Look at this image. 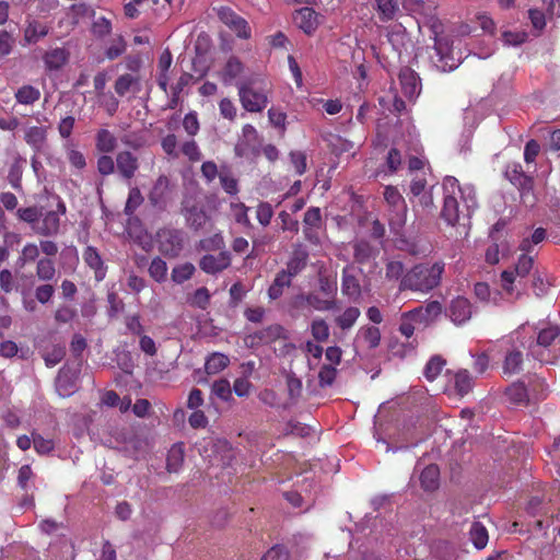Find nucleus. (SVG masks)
<instances>
[{"instance_id":"a19ab883","label":"nucleus","mask_w":560,"mask_h":560,"mask_svg":"<svg viewBox=\"0 0 560 560\" xmlns=\"http://www.w3.org/2000/svg\"><path fill=\"white\" fill-rule=\"evenodd\" d=\"M361 312L358 307H347L341 315L335 318V323L340 329L348 330L355 324Z\"/></svg>"},{"instance_id":"1a4fd4ad","label":"nucleus","mask_w":560,"mask_h":560,"mask_svg":"<svg viewBox=\"0 0 560 560\" xmlns=\"http://www.w3.org/2000/svg\"><path fill=\"white\" fill-rule=\"evenodd\" d=\"M170 186H171L170 178L164 174L160 175L155 179V182L148 195L149 202L154 209H158L160 211H163L166 209L167 203L171 198V187Z\"/></svg>"},{"instance_id":"393cba45","label":"nucleus","mask_w":560,"mask_h":560,"mask_svg":"<svg viewBox=\"0 0 560 560\" xmlns=\"http://www.w3.org/2000/svg\"><path fill=\"white\" fill-rule=\"evenodd\" d=\"M514 186L520 191L522 203L526 207L533 208L537 202V196L534 191V178L528 175L518 180Z\"/></svg>"},{"instance_id":"6e6552de","label":"nucleus","mask_w":560,"mask_h":560,"mask_svg":"<svg viewBox=\"0 0 560 560\" xmlns=\"http://www.w3.org/2000/svg\"><path fill=\"white\" fill-rule=\"evenodd\" d=\"M287 339V330L280 324H272L253 334H249L245 341L250 347L270 345L277 340Z\"/></svg>"},{"instance_id":"cd10ccee","label":"nucleus","mask_w":560,"mask_h":560,"mask_svg":"<svg viewBox=\"0 0 560 560\" xmlns=\"http://www.w3.org/2000/svg\"><path fill=\"white\" fill-rule=\"evenodd\" d=\"M25 142L35 151H39L47 140V128L42 126H32L25 130Z\"/></svg>"},{"instance_id":"f704fd0d","label":"nucleus","mask_w":560,"mask_h":560,"mask_svg":"<svg viewBox=\"0 0 560 560\" xmlns=\"http://www.w3.org/2000/svg\"><path fill=\"white\" fill-rule=\"evenodd\" d=\"M307 306L319 312L334 311L337 308L336 299H322L317 293H306Z\"/></svg>"},{"instance_id":"f3484780","label":"nucleus","mask_w":560,"mask_h":560,"mask_svg":"<svg viewBox=\"0 0 560 560\" xmlns=\"http://www.w3.org/2000/svg\"><path fill=\"white\" fill-rule=\"evenodd\" d=\"M293 21L299 28L310 35L318 26V14L314 9L304 7L294 12Z\"/></svg>"},{"instance_id":"09e8293b","label":"nucleus","mask_w":560,"mask_h":560,"mask_svg":"<svg viewBox=\"0 0 560 560\" xmlns=\"http://www.w3.org/2000/svg\"><path fill=\"white\" fill-rule=\"evenodd\" d=\"M149 275L159 283L165 281L167 276L166 262L161 257L153 258L149 266Z\"/></svg>"},{"instance_id":"603ef678","label":"nucleus","mask_w":560,"mask_h":560,"mask_svg":"<svg viewBox=\"0 0 560 560\" xmlns=\"http://www.w3.org/2000/svg\"><path fill=\"white\" fill-rule=\"evenodd\" d=\"M66 355V349L63 346L55 345L51 349L47 350L43 354L46 366L52 368L57 365Z\"/></svg>"},{"instance_id":"e2e57ef3","label":"nucleus","mask_w":560,"mask_h":560,"mask_svg":"<svg viewBox=\"0 0 560 560\" xmlns=\"http://www.w3.org/2000/svg\"><path fill=\"white\" fill-rule=\"evenodd\" d=\"M278 219L280 221V229L285 232L289 231L291 233L296 234L300 230V224L296 219H293L289 212L280 211L278 214Z\"/></svg>"},{"instance_id":"4468645a","label":"nucleus","mask_w":560,"mask_h":560,"mask_svg":"<svg viewBox=\"0 0 560 560\" xmlns=\"http://www.w3.org/2000/svg\"><path fill=\"white\" fill-rule=\"evenodd\" d=\"M443 311V306L439 301H431L425 305H420L405 313L406 318H410L419 324H427L434 320Z\"/></svg>"},{"instance_id":"4d7b16f0","label":"nucleus","mask_w":560,"mask_h":560,"mask_svg":"<svg viewBox=\"0 0 560 560\" xmlns=\"http://www.w3.org/2000/svg\"><path fill=\"white\" fill-rule=\"evenodd\" d=\"M363 340L368 343L369 348L375 349L381 343V330L376 326H366L360 330Z\"/></svg>"},{"instance_id":"9d476101","label":"nucleus","mask_w":560,"mask_h":560,"mask_svg":"<svg viewBox=\"0 0 560 560\" xmlns=\"http://www.w3.org/2000/svg\"><path fill=\"white\" fill-rule=\"evenodd\" d=\"M139 167V159L131 151L122 150L116 154V171L121 179L130 182L138 173Z\"/></svg>"},{"instance_id":"a18cd8bd","label":"nucleus","mask_w":560,"mask_h":560,"mask_svg":"<svg viewBox=\"0 0 560 560\" xmlns=\"http://www.w3.org/2000/svg\"><path fill=\"white\" fill-rule=\"evenodd\" d=\"M196 271L195 266L191 262H184L180 265L175 266L172 269L171 278L172 281L182 284L185 281L189 280Z\"/></svg>"},{"instance_id":"79ce46f5","label":"nucleus","mask_w":560,"mask_h":560,"mask_svg":"<svg viewBox=\"0 0 560 560\" xmlns=\"http://www.w3.org/2000/svg\"><path fill=\"white\" fill-rule=\"evenodd\" d=\"M445 364L446 361L441 355L435 354L431 357L424 366V377L430 382L434 381L441 374Z\"/></svg>"},{"instance_id":"a211bd4d","label":"nucleus","mask_w":560,"mask_h":560,"mask_svg":"<svg viewBox=\"0 0 560 560\" xmlns=\"http://www.w3.org/2000/svg\"><path fill=\"white\" fill-rule=\"evenodd\" d=\"M83 260L94 271V278L97 282L104 280L107 267L94 246L85 247L83 252Z\"/></svg>"},{"instance_id":"423d86ee","label":"nucleus","mask_w":560,"mask_h":560,"mask_svg":"<svg viewBox=\"0 0 560 560\" xmlns=\"http://www.w3.org/2000/svg\"><path fill=\"white\" fill-rule=\"evenodd\" d=\"M386 202L393 208L394 214L389 218V225L397 231L406 223L407 206L399 190L394 186H387L384 190Z\"/></svg>"},{"instance_id":"2f4dec72","label":"nucleus","mask_w":560,"mask_h":560,"mask_svg":"<svg viewBox=\"0 0 560 560\" xmlns=\"http://www.w3.org/2000/svg\"><path fill=\"white\" fill-rule=\"evenodd\" d=\"M440 470L436 465L427 466L420 475L421 487L425 491H433L439 487Z\"/></svg>"},{"instance_id":"c9c22d12","label":"nucleus","mask_w":560,"mask_h":560,"mask_svg":"<svg viewBox=\"0 0 560 560\" xmlns=\"http://www.w3.org/2000/svg\"><path fill=\"white\" fill-rule=\"evenodd\" d=\"M230 363L228 355L219 352L210 354L205 363V370L208 374H217L223 371Z\"/></svg>"},{"instance_id":"f257e3e1","label":"nucleus","mask_w":560,"mask_h":560,"mask_svg":"<svg viewBox=\"0 0 560 560\" xmlns=\"http://www.w3.org/2000/svg\"><path fill=\"white\" fill-rule=\"evenodd\" d=\"M406 10L415 14L419 27L425 26L431 32L434 42V66L441 72L452 71L457 68L456 59L452 55L453 40L444 35V25L436 14V4L428 0H406Z\"/></svg>"},{"instance_id":"7ed1b4c3","label":"nucleus","mask_w":560,"mask_h":560,"mask_svg":"<svg viewBox=\"0 0 560 560\" xmlns=\"http://www.w3.org/2000/svg\"><path fill=\"white\" fill-rule=\"evenodd\" d=\"M444 202L441 215L450 225L459 220V202L462 199L467 209L476 206V194L471 187L463 188L457 178L446 176L443 180Z\"/></svg>"},{"instance_id":"49530a36","label":"nucleus","mask_w":560,"mask_h":560,"mask_svg":"<svg viewBox=\"0 0 560 560\" xmlns=\"http://www.w3.org/2000/svg\"><path fill=\"white\" fill-rule=\"evenodd\" d=\"M143 196L139 187L135 186L129 189L128 198L125 205L124 212L126 215H132L137 209L143 203Z\"/></svg>"},{"instance_id":"338daca9","label":"nucleus","mask_w":560,"mask_h":560,"mask_svg":"<svg viewBox=\"0 0 560 560\" xmlns=\"http://www.w3.org/2000/svg\"><path fill=\"white\" fill-rule=\"evenodd\" d=\"M39 256V248L34 243H27L22 248L21 255L18 261L23 266L26 262L35 261Z\"/></svg>"},{"instance_id":"bf43d9fd","label":"nucleus","mask_w":560,"mask_h":560,"mask_svg":"<svg viewBox=\"0 0 560 560\" xmlns=\"http://www.w3.org/2000/svg\"><path fill=\"white\" fill-rule=\"evenodd\" d=\"M323 218L318 207H311L306 210L303 218V226L322 229Z\"/></svg>"},{"instance_id":"c85d7f7f","label":"nucleus","mask_w":560,"mask_h":560,"mask_svg":"<svg viewBox=\"0 0 560 560\" xmlns=\"http://www.w3.org/2000/svg\"><path fill=\"white\" fill-rule=\"evenodd\" d=\"M185 458L184 443H176L168 450L166 469L168 472H178Z\"/></svg>"},{"instance_id":"2eb2a0df","label":"nucleus","mask_w":560,"mask_h":560,"mask_svg":"<svg viewBox=\"0 0 560 560\" xmlns=\"http://www.w3.org/2000/svg\"><path fill=\"white\" fill-rule=\"evenodd\" d=\"M560 335V327L558 325H548L545 328H541L537 335L536 341L530 340L527 348L532 355L537 358L540 362H547V360L540 358L536 352L537 347H549L556 338Z\"/></svg>"},{"instance_id":"9b49d317","label":"nucleus","mask_w":560,"mask_h":560,"mask_svg":"<svg viewBox=\"0 0 560 560\" xmlns=\"http://www.w3.org/2000/svg\"><path fill=\"white\" fill-rule=\"evenodd\" d=\"M259 144L260 139L257 129L253 125L246 124L242 128V135L235 147V153L238 156H244L248 152L255 153L257 152Z\"/></svg>"},{"instance_id":"ea45409f","label":"nucleus","mask_w":560,"mask_h":560,"mask_svg":"<svg viewBox=\"0 0 560 560\" xmlns=\"http://www.w3.org/2000/svg\"><path fill=\"white\" fill-rule=\"evenodd\" d=\"M292 280L287 276L284 272L279 271L273 282L268 289V296L271 300H277L283 294L284 288H288L291 285Z\"/></svg>"},{"instance_id":"39448f33","label":"nucleus","mask_w":560,"mask_h":560,"mask_svg":"<svg viewBox=\"0 0 560 560\" xmlns=\"http://www.w3.org/2000/svg\"><path fill=\"white\" fill-rule=\"evenodd\" d=\"M535 265V255L529 254H521L517 257L516 262L513 268L503 270L501 272V285L502 289L508 294H513L515 290L514 283L516 279L520 278L518 283H521L522 279L529 276L530 271L534 269Z\"/></svg>"},{"instance_id":"5fc2aeb1","label":"nucleus","mask_w":560,"mask_h":560,"mask_svg":"<svg viewBox=\"0 0 560 560\" xmlns=\"http://www.w3.org/2000/svg\"><path fill=\"white\" fill-rule=\"evenodd\" d=\"M311 332L317 342H324L329 338V327L322 318H317L312 322Z\"/></svg>"},{"instance_id":"4be33fe9","label":"nucleus","mask_w":560,"mask_h":560,"mask_svg":"<svg viewBox=\"0 0 560 560\" xmlns=\"http://www.w3.org/2000/svg\"><path fill=\"white\" fill-rule=\"evenodd\" d=\"M341 292L350 299H358L361 295V285L352 267L347 266L342 269Z\"/></svg>"},{"instance_id":"864d4df0","label":"nucleus","mask_w":560,"mask_h":560,"mask_svg":"<svg viewBox=\"0 0 560 560\" xmlns=\"http://www.w3.org/2000/svg\"><path fill=\"white\" fill-rule=\"evenodd\" d=\"M32 439L34 448L39 455H47L55 448V443L51 439H45L36 431L32 432Z\"/></svg>"},{"instance_id":"f8f14e48","label":"nucleus","mask_w":560,"mask_h":560,"mask_svg":"<svg viewBox=\"0 0 560 560\" xmlns=\"http://www.w3.org/2000/svg\"><path fill=\"white\" fill-rule=\"evenodd\" d=\"M231 265V254L222 250L217 255L207 254L199 260L200 269L208 275H215L228 269Z\"/></svg>"},{"instance_id":"f03ea898","label":"nucleus","mask_w":560,"mask_h":560,"mask_svg":"<svg viewBox=\"0 0 560 560\" xmlns=\"http://www.w3.org/2000/svg\"><path fill=\"white\" fill-rule=\"evenodd\" d=\"M444 269L443 261L417 264L404 275L399 290L428 293L440 285Z\"/></svg>"},{"instance_id":"6e6d98bb","label":"nucleus","mask_w":560,"mask_h":560,"mask_svg":"<svg viewBox=\"0 0 560 560\" xmlns=\"http://www.w3.org/2000/svg\"><path fill=\"white\" fill-rule=\"evenodd\" d=\"M210 292L206 287L198 288L189 299L191 306L206 310L210 304Z\"/></svg>"},{"instance_id":"c03bdc74","label":"nucleus","mask_w":560,"mask_h":560,"mask_svg":"<svg viewBox=\"0 0 560 560\" xmlns=\"http://www.w3.org/2000/svg\"><path fill=\"white\" fill-rule=\"evenodd\" d=\"M36 276L42 281H50L56 276L55 262L51 258H40L36 265Z\"/></svg>"},{"instance_id":"72a5a7b5","label":"nucleus","mask_w":560,"mask_h":560,"mask_svg":"<svg viewBox=\"0 0 560 560\" xmlns=\"http://www.w3.org/2000/svg\"><path fill=\"white\" fill-rule=\"evenodd\" d=\"M14 97L19 104L33 105L40 98V91L33 85L24 84L16 90Z\"/></svg>"},{"instance_id":"8fccbe9b","label":"nucleus","mask_w":560,"mask_h":560,"mask_svg":"<svg viewBox=\"0 0 560 560\" xmlns=\"http://www.w3.org/2000/svg\"><path fill=\"white\" fill-rule=\"evenodd\" d=\"M24 163H25V160L19 156L10 166L8 179H9V183L11 184V186L15 189L21 188V180H22Z\"/></svg>"},{"instance_id":"37998d69","label":"nucleus","mask_w":560,"mask_h":560,"mask_svg":"<svg viewBox=\"0 0 560 560\" xmlns=\"http://www.w3.org/2000/svg\"><path fill=\"white\" fill-rule=\"evenodd\" d=\"M48 34V27L37 21L27 24L24 31V38L28 44L37 43L39 38Z\"/></svg>"},{"instance_id":"e433bc0d","label":"nucleus","mask_w":560,"mask_h":560,"mask_svg":"<svg viewBox=\"0 0 560 560\" xmlns=\"http://www.w3.org/2000/svg\"><path fill=\"white\" fill-rule=\"evenodd\" d=\"M470 540L474 546L481 550L483 549L489 540V535L487 528L480 522H474L469 529Z\"/></svg>"},{"instance_id":"bb28decb","label":"nucleus","mask_w":560,"mask_h":560,"mask_svg":"<svg viewBox=\"0 0 560 560\" xmlns=\"http://www.w3.org/2000/svg\"><path fill=\"white\" fill-rule=\"evenodd\" d=\"M69 58V52L65 48H54L45 52L43 60L48 70H59Z\"/></svg>"},{"instance_id":"473e14b6","label":"nucleus","mask_w":560,"mask_h":560,"mask_svg":"<svg viewBox=\"0 0 560 560\" xmlns=\"http://www.w3.org/2000/svg\"><path fill=\"white\" fill-rule=\"evenodd\" d=\"M139 83V77L126 73L117 78V80L115 81L114 89L119 96H125L133 88L136 92H138L140 90Z\"/></svg>"},{"instance_id":"13d9d810","label":"nucleus","mask_w":560,"mask_h":560,"mask_svg":"<svg viewBox=\"0 0 560 560\" xmlns=\"http://www.w3.org/2000/svg\"><path fill=\"white\" fill-rule=\"evenodd\" d=\"M337 376V369L331 364H324L318 372V384L322 388L331 386Z\"/></svg>"},{"instance_id":"aec40b11","label":"nucleus","mask_w":560,"mask_h":560,"mask_svg":"<svg viewBox=\"0 0 560 560\" xmlns=\"http://www.w3.org/2000/svg\"><path fill=\"white\" fill-rule=\"evenodd\" d=\"M524 357L522 350L516 347L509 349L502 363V373L505 376L518 374L523 370Z\"/></svg>"},{"instance_id":"412c9836","label":"nucleus","mask_w":560,"mask_h":560,"mask_svg":"<svg viewBox=\"0 0 560 560\" xmlns=\"http://www.w3.org/2000/svg\"><path fill=\"white\" fill-rule=\"evenodd\" d=\"M506 399L517 406H527L530 404L529 393L524 381L512 383L505 388Z\"/></svg>"},{"instance_id":"6ab92c4d","label":"nucleus","mask_w":560,"mask_h":560,"mask_svg":"<svg viewBox=\"0 0 560 560\" xmlns=\"http://www.w3.org/2000/svg\"><path fill=\"white\" fill-rule=\"evenodd\" d=\"M35 232L42 236H55L60 230V218L58 211H47L42 220L37 222V226L34 228Z\"/></svg>"},{"instance_id":"c756f323","label":"nucleus","mask_w":560,"mask_h":560,"mask_svg":"<svg viewBox=\"0 0 560 560\" xmlns=\"http://www.w3.org/2000/svg\"><path fill=\"white\" fill-rule=\"evenodd\" d=\"M184 215L187 224L196 231L201 229L208 220L207 213L199 206L186 207Z\"/></svg>"},{"instance_id":"a878e982","label":"nucleus","mask_w":560,"mask_h":560,"mask_svg":"<svg viewBox=\"0 0 560 560\" xmlns=\"http://www.w3.org/2000/svg\"><path fill=\"white\" fill-rule=\"evenodd\" d=\"M244 71V65L237 57H230L220 72V78L225 85H230Z\"/></svg>"},{"instance_id":"69168bd1","label":"nucleus","mask_w":560,"mask_h":560,"mask_svg":"<svg viewBox=\"0 0 560 560\" xmlns=\"http://www.w3.org/2000/svg\"><path fill=\"white\" fill-rule=\"evenodd\" d=\"M20 220L34 224L37 223L42 217V211L37 207L20 208L16 212Z\"/></svg>"},{"instance_id":"20e7f679","label":"nucleus","mask_w":560,"mask_h":560,"mask_svg":"<svg viewBox=\"0 0 560 560\" xmlns=\"http://www.w3.org/2000/svg\"><path fill=\"white\" fill-rule=\"evenodd\" d=\"M240 102L243 108L249 113H260L268 105V96L265 89L257 86L252 79L236 84Z\"/></svg>"},{"instance_id":"774afa93","label":"nucleus","mask_w":560,"mask_h":560,"mask_svg":"<svg viewBox=\"0 0 560 560\" xmlns=\"http://www.w3.org/2000/svg\"><path fill=\"white\" fill-rule=\"evenodd\" d=\"M289 550L283 545H275L260 560H289Z\"/></svg>"},{"instance_id":"ddd939ff","label":"nucleus","mask_w":560,"mask_h":560,"mask_svg":"<svg viewBox=\"0 0 560 560\" xmlns=\"http://www.w3.org/2000/svg\"><path fill=\"white\" fill-rule=\"evenodd\" d=\"M446 314L455 325H462L472 315L471 303L464 296H457L451 301Z\"/></svg>"},{"instance_id":"dca6fc26","label":"nucleus","mask_w":560,"mask_h":560,"mask_svg":"<svg viewBox=\"0 0 560 560\" xmlns=\"http://www.w3.org/2000/svg\"><path fill=\"white\" fill-rule=\"evenodd\" d=\"M399 82L404 95L413 100L420 94L421 83L417 72L409 67H404L399 71Z\"/></svg>"},{"instance_id":"680f3d73","label":"nucleus","mask_w":560,"mask_h":560,"mask_svg":"<svg viewBox=\"0 0 560 560\" xmlns=\"http://www.w3.org/2000/svg\"><path fill=\"white\" fill-rule=\"evenodd\" d=\"M212 393L224 401L232 399V387L226 378L215 381L212 385Z\"/></svg>"},{"instance_id":"de8ad7c7","label":"nucleus","mask_w":560,"mask_h":560,"mask_svg":"<svg viewBox=\"0 0 560 560\" xmlns=\"http://www.w3.org/2000/svg\"><path fill=\"white\" fill-rule=\"evenodd\" d=\"M306 254L294 255L287 262V268L281 271L289 276V278L292 280L306 267Z\"/></svg>"},{"instance_id":"b1692460","label":"nucleus","mask_w":560,"mask_h":560,"mask_svg":"<svg viewBox=\"0 0 560 560\" xmlns=\"http://www.w3.org/2000/svg\"><path fill=\"white\" fill-rule=\"evenodd\" d=\"M118 140L116 136L106 128H101L95 133V149L100 153H112L116 150Z\"/></svg>"},{"instance_id":"0e129e2a","label":"nucleus","mask_w":560,"mask_h":560,"mask_svg":"<svg viewBox=\"0 0 560 560\" xmlns=\"http://www.w3.org/2000/svg\"><path fill=\"white\" fill-rule=\"evenodd\" d=\"M273 217V209L269 202L262 201L257 206L256 218L262 226L270 224Z\"/></svg>"},{"instance_id":"0eeeda50","label":"nucleus","mask_w":560,"mask_h":560,"mask_svg":"<svg viewBox=\"0 0 560 560\" xmlns=\"http://www.w3.org/2000/svg\"><path fill=\"white\" fill-rule=\"evenodd\" d=\"M219 20L241 39H248L252 30L248 22L229 7H220L217 10Z\"/></svg>"},{"instance_id":"3c124183","label":"nucleus","mask_w":560,"mask_h":560,"mask_svg":"<svg viewBox=\"0 0 560 560\" xmlns=\"http://www.w3.org/2000/svg\"><path fill=\"white\" fill-rule=\"evenodd\" d=\"M97 172L102 176H109L116 171V158L113 159L109 153H102L96 160Z\"/></svg>"},{"instance_id":"5701e85b","label":"nucleus","mask_w":560,"mask_h":560,"mask_svg":"<svg viewBox=\"0 0 560 560\" xmlns=\"http://www.w3.org/2000/svg\"><path fill=\"white\" fill-rule=\"evenodd\" d=\"M527 389L529 393L530 404H536L547 398L549 389L544 377L533 374L526 376Z\"/></svg>"},{"instance_id":"58836bf2","label":"nucleus","mask_w":560,"mask_h":560,"mask_svg":"<svg viewBox=\"0 0 560 560\" xmlns=\"http://www.w3.org/2000/svg\"><path fill=\"white\" fill-rule=\"evenodd\" d=\"M374 255H375V249L368 241L360 240L353 244V257L357 262L365 264Z\"/></svg>"},{"instance_id":"052dcab7","label":"nucleus","mask_w":560,"mask_h":560,"mask_svg":"<svg viewBox=\"0 0 560 560\" xmlns=\"http://www.w3.org/2000/svg\"><path fill=\"white\" fill-rule=\"evenodd\" d=\"M91 32L95 37L103 38L110 34L112 22L105 16H100L93 21Z\"/></svg>"},{"instance_id":"7c9ffc66","label":"nucleus","mask_w":560,"mask_h":560,"mask_svg":"<svg viewBox=\"0 0 560 560\" xmlns=\"http://www.w3.org/2000/svg\"><path fill=\"white\" fill-rule=\"evenodd\" d=\"M474 387V378L466 369L458 370L454 375V388L459 396L467 395Z\"/></svg>"},{"instance_id":"4c0bfd02","label":"nucleus","mask_w":560,"mask_h":560,"mask_svg":"<svg viewBox=\"0 0 560 560\" xmlns=\"http://www.w3.org/2000/svg\"><path fill=\"white\" fill-rule=\"evenodd\" d=\"M375 8L378 19L382 22L393 20L398 11V3L395 0H375Z\"/></svg>"}]
</instances>
